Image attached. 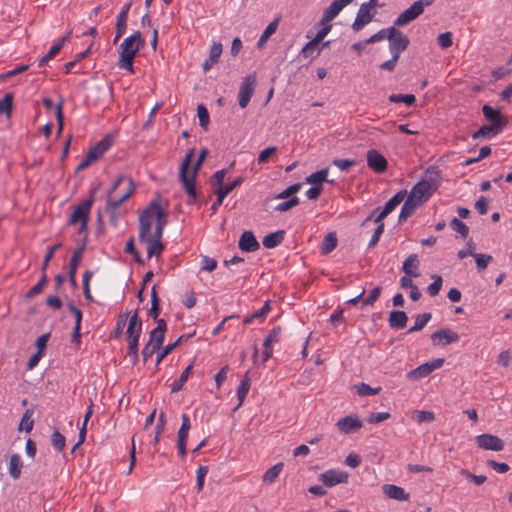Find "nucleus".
I'll return each instance as SVG.
<instances>
[{"label": "nucleus", "mask_w": 512, "mask_h": 512, "mask_svg": "<svg viewBox=\"0 0 512 512\" xmlns=\"http://www.w3.org/2000/svg\"><path fill=\"white\" fill-rule=\"evenodd\" d=\"M319 43L315 41L314 39L307 42L304 47L302 48L300 55H302L304 58H312L314 59V52L316 51L318 53V47Z\"/></svg>", "instance_id": "nucleus-53"}, {"label": "nucleus", "mask_w": 512, "mask_h": 512, "mask_svg": "<svg viewBox=\"0 0 512 512\" xmlns=\"http://www.w3.org/2000/svg\"><path fill=\"white\" fill-rule=\"evenodd\" d=\"M195 154V149L191 148L187 151L185 157L183 158L180 168H179V180L182 184L183 189L187 193V195L190 198L195 199L197 197L196 192V175L198 171L200 170L201 166L203 165V162L205 161L206 157L209 154V150L207 148H202L200 150V153L198 155V158L196 159L193 170L191 174L188 173L189 167L191 165L192 159Z\"/></svg>", "instance_id": "nucleus-1"}, {"label": "nucleus", "mask_w": 512, "mask_h": 512, "mask_svg": "<svg viewBox=\"0 0 512 512\" xmlns=\"http://www.w3.org/2000/svg\"><path fill=\"white\" fill-rule=\"evenodd\" d=\"M226 173H227V170L222 169V170H218V171L214 172V174L210 177V183L213 187V190L215 188H220V187L226 185V184H224V179H225Z\"/></svg>", "instance_id": "nucleus-54"}, {"label": "nucleus", "mask_w": 512, "mask_h": 512, "mask_svg": "<svg viewBox=\"0 0 512 512\" xmlns=\"http://www.w3.org/2000/svg\"><path fill=\"white\" fill-rule=\"evenodd\" d=\"M256 85V75L250 74L246 76L239 89L238 103L241 108H246L253 96Z\"/></svg>", "instance_id": "nucleus-7"}, {"label": "nucleus", "mask_w": 512, "mask_h": 512, "mask_svg": "<svg viewBox=\"0 0 512 512\" xmlns=\"http://www.w3.org/2000/svg\"><path fill=\"white\" fill-rule=\"evenodd\" d=\"M197 116H198L199 125L201 126V128H203L204 130H207L210 118H209V112H208L207 108L205 107V105L199 104L197 106Z\"/></svg>", "instance_id": "nucleus-51"}, {"label": "nucleus", "mask_w": 512, "mask_h": 512, "mask_svg": "<svg viewBox=\"0 0 512 512\" xmlns=\"http://www.w3.org/2000/svg\"><path fill=\"white\" fill-rule=\"evenodd\" d=\"M391 103H405L407 106H412L416 102L413 94H392L389 96Z\"/></svg>", "instance_id": "nucleus-45"}, {"label": "nucleus", "mask_w": 512, "mask_h": 512, "mask_svg": "<svg viewBox=\"0 0 512 512\" xmlns=\"http://www.w3.org/2000/svg\"><path fill=\"white\" fill-rule=\"evenodd\" d=\"M112 203L106 201L105 211L110 215V224L112 226H117L119 219L122 214L120 212V207H114L111 205Z\"/></svg>", "instance_id": "nucleus-50"}, {"label": "nucleus", "mask_w": 512, "mask_h": 512, "mask_svg": "<svg viewBox=\"0 0 512 512\" xmlns=\"http://www.w3.org/2000/svg\"><path fill=\"white\" fill-rule=\"evenodd\" d=\"M476 443L478 447L484 450L491 451H502L504 449V442L501 438L496 435H492L489 433H483L476 437Z\"/></svg>", "instance_id": "nucleus-13"}, {"label": "nucleus", "mask_w": 512, "mask_h": 512, "mask_svg": "<svg viewBox=\"0 0 512 512\" xmlns=\"http://www.w3.org/2000/svg\"><path fill=\"white\" fill-rule=\"evenodd\" d=\"M194 335H195V331L190 334H187V335L183 334V335L179 336L175 342L166 345L162 349V351L157 354L156 365H159L163 361V359L166 356H168L175 348H177L183 341L188 340L189 338L193 337Z\"/></svg>", "instance_id": "nucleus-27"}, {"label": "nucleus", "mask_w": 512, "mask_h": 512, "mask_svg": "<svg viewBox=\"0 0 512 512\" xmlns=\"http://www.w3.org/2000/svg\"><path fill=\"white\" fill-rule=\"evenodd\" d=\"M238 246L243 252H254L260 248V244L252 231H244L242 233Z\"/></svg>", "instance_id": "nucleus-20"}, {"label": "nucleus", "mask_w": 512, "mask_h": 512, "mask_svg": "<svg viewBox=\"0 0 512 512\" xmlns=\"http://www.w3.org/2000/svg\"><path fill=\"white\" fill-rule=\"evenodd\" d=\"M284 236V230H278L276 232L269 233L263 238V245L268 249L275 248L283 242Z\"/></svg>", "instance_id": "nucleus-31"}, {"label": "nucleus", "mask_w": 512, "mask_h": 512, "mask_svg": "<svg viewBox=\"0 0 512 512\" xmlns=\"http://www.w3.org/2000/svg\"><path fill=\"white\" fill-rule=\"evenodd\" d=\"M141 243H147L148 244V247H147V256L149 258L155 256V257H160L161 253L163 252L164 250V245L162 243V241H158V240H151V235L149 236V240H146V241H140Z\"/></svg>", "instance_id": "nucleus-35"}, {"label": "nucleus", "mask_w": 512, "mask_h": 512, "mask_svg": "<svg viewBox=\"0 0 512 512\" xmlns=\"http://www.w3.org/2000/svg\"><path fill=\"white\" fill-rule=\"evenodd\" d=\"M222 54V44L214 42L210 48L209 60L217 64Z\"/></svg>", "instance_id": "nucleus-63"}, {"label": "nucleus", "mask_w": 512, "mask_h": 512, "mask_svg": "<svg viewBox=\"0 0 512 512\" xmlns=\"http://www.w3.org/2000/svg\"><path fill=\"white\" fill-rule=\"evenodd\" d=\"M432 315L429 312H425L422 314H418L415 317V323L414 325L408 329L407 333H413L422 330L426 324L431 320Z\"/></svg>", "instance_id": "nucleus-38"}, {"label": "nucleus", "mask_w": 512, "mask_h": 512, "mask_svg": "<svg viewBox=\"0 0 512 512\" xmlns=\"http://www.w3.org/2000/svg\"><path fill=\"white\" fill-rule=\"evenodd\" d=\"M408 316L403 310H392L389 313L388 323L391 329L400 330L406 327Z\"/></svg>", "instance_id": "nucleus-24"}, {"label": "nucleus", "mask_w": 512, "mask_h": 512, "mask_svg": "<svg viewBox=\"0 0 512 512\" xmlns=\"http://www.w3.org/2000/svg\"><path fill=\"white\" fill-rule=\"evenodd\" d=\"M48 283V276L46 273L42 274V277L38 281L36 285H34L25 295V300L30 301L32 300L36 295L40 294L43 290V288Z\"/></svg>", "instance_id": "nucleus-40"}, {"label": "nucleus", "mask_w": 512, "mask_h": 512, "mask_svg": "<svg viewBox=\"0 0 512 512\" xmlns=\"http://www.w3.org/2000/svg\"><path fill=\"white\" fill-rule=\"evenodd\" d=\"M459 340V335L448 328H442L431 334V341L435 346H446Z\"/></svg>", "instance_id": "nucleus-15"}, {"label": "nucleus", "mask_w": 512, "mask_h": 512, "mask_svg": "<svg viewBox=\"0 0 512 512\" xmlns=\"http://www.w3.org/2000/svg\"><path fill=\"white\" fill-rule=\"evenodd\" d=\"M444 358L433 359L429 362L419 365L417 368L408 372L407 377L412 380H419L427 377L434 370L439 369L444 364Z\"/></svg>", "instance_id": "nucleus-8"}, {"label": "nucleus", "mask_w": 512, "mask_h": 512, "mask_svg": "<svg viewBox=\"0 0 512 512\" xmlns=\"http://www.w3.org/2000/svg\"><path fill=\"white\" fill-rule=\"evenodd\" d=\"M161 313L160 299L158 297L156 286L154 285L151 289V308L149 309L148 315L157 320Z\"/></svg>", "instance_id": "nucleus-36"}, {"label": "nucleus", "mask_w": 512, "mask_h": 512, "mask_svg": "<svg viewBox=\"0 0 512 512\" xmlns=\"http://www.w3.org/2000/svg\"><path fill=\"white\" fill-rule=\"evenodd\" d=\"M14 94L11 92L5 93L3 98L0 99V115H5L8 119L11 118L13 112Z\"/></svg>", "instance_id": "nucleus-33"}, {"label": "nucleus", "mask_w": 512, "mask_h": 512, "mask_svg": "<svg viewBox=\"0 0 512 512\" xmlns=\"http://www.w3.org/2000/svg\"><path fill=\"white\" fill-rule=\"evenodd\" d=\"M435 0H418L415 1L408 9L403 11L395 20L394 25L402 27L417 19L426 6H430Z\"/></svg>", "instance_id": "nucleus-5"}, {"label": "nucleus", "mask_w": 512, "mask_h": 512, "mask_svg": "<svg viewBox=\"0 0 512 512\" xmlns=\"http://www.w3.org/2000/svg\"><path fill=\"white\" fill-rule=\"evenodd\" d=\"M97 188H93L90 192V196L88 199L82 201L79 203L75 209L73 210L70 219H69V225H75L78 222L82 221H89V214L92 205L95 202V192Z\"/></svg>", "instance_id": "nucleus-6"}, {"label": "nucleus", "mask_w": 512, "mask_h": 512, "mask_svg": "<svg viewBox=\"0 0 512 512\" xmlns=\"http://www.w3.org/2000/svg\"><path fill=\"white\" fill-rule=\"evenodd\" d=\"M301 189V183H294L275 196V199H290Z\"/></svg>", "instance_id": "nucleus-56"}, {"label": "nucleus", "mask_w": 512, "mask_h": 512, "mask_svg": "<svg viewBox=\"0 0 512 512\" xmlns=\"http://www.w3.org/2000/svg\"><path fill=\"white\" fill-rule=\"evenodd\" d=\"M336 426L341 433L351 434L361 429L363 427V422L356 415H348L339 419Z\"/></svg>", "instance_id": "nucleus-16"}, {"label": "nucleus", "mask_w": 512, "mask_h": 512, "mask_svg": "<svg viewBox=\"0 0 512 512\" xmlns=\"http://www.w3.org/2000/svg\"><path fill=\"white\" fill-rule=\"evenodd\" d=\"M397 26H392L388 28L387 39L389 40V48L399 49L400 51H405L409 44V38L403 34L400 30L396 28Z\"/></svg>", "instance_id": "nucleus-14"}, {"label": "nucleus", "mask_w": 512, "mask_h": 512, "mask_svg": "<svg viewBox=\"0 0 512 512\" xmlns=\"http://www.w3.org/2000/svg\"><path fill=\"white\" fill-rule=\"evenodd\" d=\"M349 474L345 471L329 469L319 475V480L327 487H333L337 484L348 483Z\"/></svg>", "instance_id": "nucleus-11"}, {"label": "nucleus", "mask_w": 512, "mask_h": 512, "mask_svg": "<svg viewBox=\"0 0 512 512\" xmlns=\"http://www.w3.org/2000/svg\"><path fill=\"white\" fill-rule=\"evenodd\" d=\"M437 43L442 49H448L453 44V35L451 32L441 33L437 37Z\"/></svg>", "instance_id": "nucleus-62"}, {"label": "nucleus", "mask_w": 512, "mask_h": 512, "mask_svg": "<svg viewBox=\"0 0 512 512\" xmlns=\"http://www.w3.org/2000/svg\"><path fill=\"white\" fill-rule=\"evenodd\" d=\"M63 104H64V98L61 97L58 101V103L55 106V114H56V120H57V136H59L64 127V115H63Z\"/></svg>", "instance_id": "nucleus-47"}, {"label": "nucleus", "mask_w": 512, "mask_h": 512, "mask_svg": "<svg viewBox=\"0 0 512 512\" xmlns=\"http://www.w3.org/2000/svg\"><path fill=\"white\" fill-rule=\"evenodd\" d=\"M473 257L475 258L478 272L485 270L488 264L493 260L491 255L482 253H474Z\"/></svg>", "instance_id": "nucleus-52"}, {"label": "nucleus", "mask_w": 512, "mask_h": 512, "mask_svg": "<svg viewBox=\"0 0 512 512\" xmlns=\"http://www.w3.org/2000/svg\"><path fill=\"white\" fill-rule=\"evenodd\" d=\"M352 1L353 0H334L324 11L320 24L329 23L332 21L340 13V11Z\"/></svg>", "instance_id": "nucleus-19"}, {"label": "nucleus", "mask_w": 512, "mask_h": 512, "mask_svg": "<svg viewBox=\"0 0 512 512\" xmlns=\"http://www.w3.org/2000/svg\"><path fill=\"white\" fill-rule=\"evenodd\" d=\"M382 292L381 286H376L371 290L370 294L362 301V306H372L380 297Z\"/></svg>", "instance_id": "nucleus-61"}, {"label": "nucleus", "mask_w": 512, "mask_h": 512, "mask_svg": "<svg viewBox=\"0 0 512 512\" xmlns=\"http://www.w3.org/2000/svg\"><path fill=\"white\" fill-rule=\"evenodd\" d=\"M450 226L453 230L459 233L463 238H466L469 234L468 226L458 218H453L450 221Z\"/></svg>", "instance_id": "nucleus-55"}, {"label": "nucleus", "mask_w": 512, "mask_h": 512, "mask_svg": "<svg viewBox=\"0 0 512 512\" xmlns=\"http://www.w3.org/2000/svg\"><path fill=\"white\" fill-rule=\"evenodd\" d=\"M153 218L156 226L165 228L168 223V212L161 208L159 199L151 201L139 215V241L149 240Z\"/></svg>", "instance_id": "nucleus-2"}, {"label": "nucleus", "mask_w": 512, "mask_h": 512, "mask_svg": "<svg viewBox=\"0 0 512 512\" xmlns=\"http://www.w3.org/2000/svg\"><path fill=\"white\" fill-rule=\"evenodd\" d=\"M33 414V409H27L25 413L23 414L20 424H19V430L24 429L27 433L31 432L33 429L34 421L31 419Z\"/></svg>", "instance_id": "nucleus-49"}, {"label": "nucleus", "mask_w": 512, "mask_h": 512, "mask_svg": "<svg viewBox=\"0 0 512 512\" xmlns=\"http://www.w3.org/2000/svg\"><path fill=\"white\" fill-rule=\"evenodd\" d=\"M23 467V462L21 457L18 454H13L10 457L9 461V475L14 479H19L21 475V470Z\"/></svg>", "instance_id": "nucleus-34"}, {"label": "nucleus", "mask_w": 512, "mask_h": 512, "mask_svg": "<svg viewBox=\"0 0 512 512\" xmlns=\"http://www.w3.org/2000/svg\"><path fill=\"white\" fill-rule=\"evenodd\" d=\"M413 418L418 423L431 422L435 419V415L432 411L415 410Z\"/></svg>", "instance_id": "nucleus-60"}, {"label": "nucleus", "mask_w": 512, "mask_h": 512, "mask_svg": "<svg viewBox=\"0 0 512 512\" xmlns=\"http://www.w3.org/2000/svg\"><path fill=\"white\" fill-rule=\"evenodd\" d=\"M367 165L374 172L383 173L387 170L388 162L377 150L371 149L367 152Z\"/></svg>", "instance_id": "nucleus-17"}, {"label": "nucleus", "mask_w": 512, "mask_h": 512, "mask_svg": "<svg viewBox=\"0 0 512 512\" xmlns=\"http://www.w3.org/2000/svg\"><path fill=\"white\" fill-rule=\"evenodd\" d=\"M486 464L487 466L491 467L493 470L501 474H504L510 470V466L504 462H497L495 460L488 459L486 461Z\"/></svg>", "instance_id": "nucleus-64"}, {"label": "nucleus", "mask_w": 512, "mask_h": 512, "mask_svg": "<svg viewBox=\"0 0 512 512\" xmlns=\"http://www.w3.org/2000/svg\"><path fill=\"white\" fill-rule=\"evenodd\" d=\"M497 126L483 125L476 132L473 133V139L489 138L498 135L500 132L497 131Z\"/></svg>", "instance_id": "nucleus-42"}, {"label": "nucleus", "mask_w": 512, "mask_h": 512, "mask_svg": "<svg viewBox=\"0 0 512 512\" xmlns=\"http://www.w3.org/2000/svg\"><path fill=\"white\" fill-rule=\"evenodd\" d=\"M181 420L182 423L178 431L177 442L186 443L189 435V430L191 428L190 418L187 414H182Z\"/></svg>", "instance_id": "nucleus-39"}, {"label": "nucleus", "mask_w": 512, "mask_h": 512, "mask_svg": "<svg viewBox=\"0 0 512 512\" xmlns=\"http://www.w3.org/2000/svg\"><path fill=\"white\" fill-rule=\"evenodd\" d=\"M299 203V198L297 196H293L290 199L279 203L274 209L279 212H286L299 205Z\"/></svg>", "instance_id": "nucleus-58"}, {"label": "nucleus", "mask_w": 512, "mask_h": 512, "mask_svg": "<svg viewBox=\"0 0 512 512\" xmlns=\"http://www.w3.org/2000/svg\"><path fill=\"white\" fill-rule=\"evenodd\" d=\"M114 136L111 134L105 135L99 142H97L94 147L97 152L100 153L101 156L113 145Z\"/></svg>", "instance_id": "nucleus-46"}, {"label": "nucleus", "mask_w": 512, "mask_h": 512, "mask_svg": "<svg viewBox=\"0 0 512 512\" xmlns=\"http://www.w3.org/2000/svg\"><path fill=\"white\" fill-rule=\"evenodd\" d=\"M145 41L140 31H135L132 35L124 39L119 46L118 67L134 72L133 61L138 51L144 46Z\"/></svg>", "instance_id": "nucleus-3"}, {"label": "nucleus", "mask_w": 512, "mask_h": 512, "mask_svg": "<svg viewBox=\"0 0 512 512\" xmlns=\"http://www.w3.org/2000/svg\"><path fill=\"white\" fill-rule=\"evenodd\" d=\"M136 184L131 177L119 175L107 192V200L114 207H120L134 193Z\"/></svg>", "instance_id": "nucleus-4"}, {"label": "nucleus", "mask_w": 512, "mask_h": 512, "mask_svg": "<svg viewBox=\"0 0 512 512\" xmlns=\"http://www.w3.org/2000/svg\"><path fill=\"white\" fill-rule=\"evenodd\" d=\"M278 23L279 19H275L268 24V26L265 28L257 42V48H262L267 42V40L270 38V36L276 32L278 28Z\"/></svg>", "instance_id": "nucleus-37"}, {"label": "nucleus", "mask_w": 512, "mask_h": 512, "mask_svg": "<svg viewBox=\"0 0 512 512\" xmlns=\"http://www.w3.org/2000/svg\"><path fill=\"white\" fill-rule=\"evenodd\" d=\"M403 272L410 277L417 278L420 276L419 273V258L417 254L409 255L403 262Z\"/></svg>", "instance_id": "nucleus-26"}, {"label": "nucleus", "mask_w": 512, "mask_h": 512, "mask_svg": "<svg viewBox=\"0 0 512 512\" xmlns=\"http://www.w3.org/2000/svg\"><path fill=\"white\" fill-rule=\"evenodd\" d=\"M383 493L390 499L398 501H408L410 494L407 493L402 487L394 484H385L382 486Z\"/></svg>", "instance_id": "nucleus-23"}, {"label": "nucleus", "mask_w": 512, "mask_h": 512, "mask_svg": "<svg viewBox=\"0 0 512 512\" xmlns=\"http://www.w3.org/2000/svg\"><path fill=\"white\" fill-rule=\"evenodd\" d=\"M192 368H193V362L191 364H189L184 369V371L181 373L179 379L177 381L173 382V384L171 385V393H176V392L180 391L183 388V386L186 383L189 375L191 374Z\"/></svg>", "instance_id": "nucleus-41"}, {"label": "nucleus", "mask_w": 512, "mask_h": 512, "mask_svg": "<svg viewBox=\"0 0 512 512\" xmlns=\"http://www.w3.org/2000/svg\"><path fill=\"white\" fill-rule=\"evenodd\" d=\"M482 112L485 119L490 122V126L496 125L498 127L497 131L500 133L509 123L508 118L499 109H494L488 104L482 107Z\"/></svg>", "instance_id": "nucleus-10"}, {"label": "nucleus", "mask_w": 512, "mask_h": 512, "mask_svg": "<svg viewBox=\"0 0 512 512\" xmlns=\"http://www.w3.org/2000/svg\"><path fill=\"white\" fill-rule=\"evenodd\" d=\"M431 192H436L442 182V171L438 166H429L420 179Z\"/></svg>", "instance_id": "nucleus-12"}, {"label": "nucleus", "mask_w": 512, "mask_h": 512, "mask_svg": "<svg viewBox=\"0 0 512 512\" xmlns=\"http://www.w3.org/2000/svg\"><path fill=\"white\" fill-rule=\"evenodd\" d=\"M132 1L125 4L120 13L117 16L116 20V34L114 38V43H117V41L124 35L127 28V19H128V13L131 9Z\"/></svg>", "instance_id": "nucleus-18"}, {"label": "nucleus", "mask_w": 512, "mask_h": 512, "mask_svg": "<svg viewBox=\"0 0 512 512\" xmlns=\"http://www.w3.org/2000/svg\"><path fill=\"white\" fill-rule=\"evenodd\" d=\"M434 193L431 192L428 187L421 181H418L411 189L409 197H413L415 201L424 204Z\"/></svg>", "instance_id": "nucleus-21"}, {"label": "nucleus", "mask_w": 512, "mask_h": 512, "mask_svg": "<svg viewBox=\"0 0 512 512\" xmlns=\"http://www.w3.org/2000/svg\"><path fill=\"white\" fill-rule=\"evenodd\" d=\"M249 372H247L244 377L242 378V380L240 381V384L238 386V389H237V397H238V404L236 405V407L234 408V411L237 410L239 407L242 406L248 392H249V389H250V386H251V380L249 378Z\"/></svg>", "instance_id": "nucleus-30"}, {"label": "nucleus", "mask_w": 512, "mask_h": 512, "mask_svg": "<svg viewBox=\"0 0 512 512\" xmlns=\"http://www.w3.org/2000/svg\"><path fill=\"white\" fill-rule=\"evenodd\" d=\"M244 182V178L239 176L234 179L231 183L226 184L220 188H215L214 193L216 194V200L210 207V210L215 213L218 208L222 205L224 199L237 187L241 186Z\"/></svg>", "instance_id": "nucleus-9"}, {"label": "nucleus", "mask_w": 512, "mask_h": 512, "mask_svg": "<svg viewBox=\"0 0 512 512\" xmlns=\"http://www.w3.org/2000/svg\"><path fill=\"white\" fill-rule=\"evenodd\" d=\"M355 387L358 395L360 396L375 395L378 394L381 390V387L372 388L370 385L364 382L357 384Z\"/></svg>", "instance_id": "nucleus-57"}, {"label": "nucleus", "mask_w": 512, "mask_h": 512, "mask_svg": "<svg viewBox=\"0 0 512 512\" xmlns=\"http://www.w3.org/2000/svg\"><path fill=\"white\" fill-rule=\"evenodd\" d=\"M51 445L58 452H62L66 446V439L59 430H55L51 436Z\"/></svg>", "instance_id": "nucleus-48"}, {"label": "nucleus", "mask_w": 512, "mask_h": 512, "mask_svg": "<svg viewBox=\"0 0 512 512\" xmlns=\"http://www.w3.org/2000/svg\"><path fill=\"white\" fill-rule=\"evenodd\" d=\"M407 199L404 201V204L399 213V222L405 221L408 217H410L418 207L421 206L420 203L415 201L413 197L406 196Z\"/></svg>", "instance_id": "nucleus-29"}, {"label": "nucleus", "mask_w": 512, "mask_h": 512, "mask_svg": "<svg viewBox=\"0 0 512 512\" xmlns=\"http://www.w3.org/2000/svg\"><path fill=\"white\" fill-rule=\"evenodd\" d=\"M433 282L428 286L427 292L430 296L434 297L438 295L441 290L443 279L440 275H433Z\"/></svg>", "instance_id": "nucleus-59"}, {"label": "nucleus", "mask_w": 512, "mask_h": 512, "mask_svg": "<svg viewBox=\"0 0 512 512\" xmlns=\"http://www.w3.org/2000/svg\"><path fill=\"white\" fill-rule=\"evenodd\" d=\"M328 172H329L328 168L320 169V170L310 174L309 176H307L305 179V182L308 184H311L312 186H319V187H323L324 182L333 183L334 182L333 180H329L327 178Z\"/></svg>", "instance_id": "nucleus-28"}, {"label": "nucleus", "mask_w": 512, "mask_h": 512, "mask_svg": "<svg viewBox=\"0 0 512 512\" xmlns=\"http://www.w3.org/2000/svg\"><path fill=\"white\" fill-rule=\"evenodd\" d=\"M338 244V239L336 232H329L323 239L321 244V254L328 255L330 254Z\"/></svg>", "instance_id": "nucleus-32"}, {"label": "nucleus", "mask_w": 512, "mask_h": 512, "mask_svg": "<svg viewBox=\"0 0 512 512\" xmlns=\"http://www.w3.org/2000/svg\"><path fill=\"white\" fill-rule=\"evenodd\" d=\"M373 17L374 13H372V11L367 8V6L360 5L355 21L352 24V29L354 31L361 30L365 25L372 21Z\"/></svg>", "instance_id": "nucleus-22"}, {"label": "nucleus", "mask_w": 512, "mask_h": 512, "mask_svg": "<svg viewBox=\"0 0 512 512\" xmlns=\"http://www.w3.org/2000/svg\"><path fill=\"white\" fill-rule=\"evenodd\" d=\"M284 464L279 462L269 468L263 475L262 480L265 483H273L283 470Z\"/></svg>", "instance_id": "nucleus-43"}, {"label": "nucleus", "mask_w": 512, "mask_h": 512, "mask_svg": "<svg viewBox=\"0 0 512 512\" xmlns=\"http://www.w3.org/2000/svg\"><path fill=\"white\" fill-rule=\"evenodd\" d=\"M142 333V320L138 316V309L135 310L133 315L129 318L128 327L126 330V335L128 339H133L136 337L140 338Z\"/></svg>", "instance_id": "nucleus-25"}, {"label": "nucleus", "mask_w": 512, "mask_h": 512, "mask_svg": "<svg viewBox=\"0 0 512 512\" xmlns=\"http://www.w3.org/2000/svg\"><path fill=\"white\" fill-rule=\"evenodd\" d=\"M163 345L162 342H160V339H157V343H147L143 349H142V358L144 364L153 356L155 352H157L161 346Z\"/></svg>", "instance_id": "nucleus-44"}]
</instances>
